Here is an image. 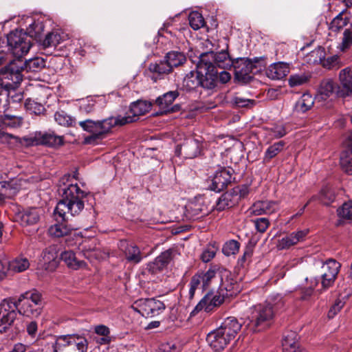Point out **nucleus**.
<instances>
[{
	"label": "nucleus",
	"mask_w": 352,
	"mask_h": 352,
	"mask_svg": "<svg viewBox=\"0 0 352 352\" xmlns=\"http://www.w3.org/2000/svg\"><path fill=\"white\" fill-rule=\"evenodd\" d=\"M284 305L280 295L272 297L264 304L253 306L249 316V321L246 328L252 332H257L265 329L272 322L276 313Z\"/></svg>",
	"instance_id": "1"
},
{
	"label": "nucleus",
	"mask_w": 352,
	"mask_h": 352,
	"mask_svg": "<svg viewBox=\"0 0 352 352\" xmlns=\"http://www.w3.org/2000/svg\"><path fill=\"white\" fill-rule=\"evenodd\" d=\"M62 199L58 202L54 210V214H57L62 220L67 219V214L74 217L79 214L85 207V199L87 193L82 190L76 184H69L68 186L60 188L58 190Z\"/></svg>",
	"instance_id": "2"
},
{
	"label": "nucleus",
	"mask_w": 352,
	"mask_h": 352,
	"mask_svg": "<svg viewBox=\"0 0 352 352\" xmlns=\"http://www.w3.org/2000/svg\"><path fill=\"white\" fill-rule=\"evenodd\" d=\"M132 120L128 118H122L121 116H111L102 120L94 121L86 120L80 121L79 125L90 135L85 138L87 144H93L98 140H102L109 133L111 129L117 126H123L129 124Z\"/></svg>",
	"instance_id": "3"
},
{
	"label": "nucleus",
	"mask_w": 352,
	"mask_h": 352,
	"mask_svg": "<svg viewBox=\"0 0 352 352\" xmlns=\"http://www.w3.org/2000/svg\"><path fill=\"white\" fill-rule=\"evenodd\" d=\"M25 71L21 60H16L0 71V104L3 105V111L9 106V89H13L23 79L21 72Z\"/></svg>",
	"instance_id": "4"
},
{
	"label": "nucleus",
	"mask_w": 352,
	"mask_h": 352,
	"mask_svg": "<svg viewBox=\"0 0 352 352\" xmlns=\"http://www.w3.org/2000/svg\"><path fill=\"white\" fill-rule=\"evenodd\" d=\"M239 292V289L236 284L232 283L228 284L221 280L219 290L208 292L195 307L190 315L191 317L194 316L201 310L210 312L221 305L226 298L232 297Z\"/></svg>",
	"instance_id": "5"
},
{
	"label": "nucleus",
	"mask_w": 352,
	"mask_h": 352,
	"mask_svg": "<svg viewBox=\"0 0 352 352\" xmlns=\"http://www.w3.org/2000/svg\"><path fill=\"white\" fill-rule=\"evenodd\" d=\"M14 302L17 305L18 313L28 318L38 317L45 305L41 294L36 290L25 292Z\"/></svg>",
	"instance_id": "6"
},
{
	"label": "nucleus",
	"mask_w": 352,
	"mask_h": 352,
	"mask_svg": "<svg viewBox=\"0 0 352 352\" xmlns=\"http://www.w3.org/2000/svg\"><path fill=\"white\" fill-rule=\"evenodd\" d=\"M89 342L78 333L57 336L52 342V352H87Z\"/></svg>",
	"instance_id": "7"
},
{
	"label": "nucleus",
	"mask_w": 352,
	"mask_h": 352,
	"mask_svg": "<svg viewBox=\"0 0 352 352\" xmlns=\"http://www.w3.org/2000/svg\"><path fill=\"white\" fill-rule=\"evenodd\" d=\"M211 55L199 56L197 64L199 78L200 87L207 91V95H211L215 90L218 83L219 72L214 65H209L208 58Z\"/></svg>",
	"instance_id": "8"
},
{
	"label": "nucleus",
	"mask_w": 352,
	"mask_h": 352,
	"mask_svg": "<svg viewBox=\"0 0 352 352\" xmlns=\"http://www.w3.org/2000/svg\"><path fill=\"white\" fill-rule=\"evenodd\" d=\"M9 50L18 60L26 55L32 46V40L22 30H15L7 36Z\"/></svg>",
	"instance_id": "9"
},
{
	"label": "nucleus",
	"mask_w": 352,
	"mask_h": 352,
	"mask_svg": "<svg viewBox=\"0 0 352 352\" xmlns=\"http://www.w3.org/2000/svg\"><path fill=\"white\" fill-rule=\"evenodd\" d=\"M34 182L33 177H19L8 182H0V200L11 198L21 189H27Z\"/></svg>",
	"instance_id": "10"
},
{
	"label": "nucleus",
	"mask_w": 352,
	"mask_h": 352,
	"mask_svg": "<svg viewBox=\"0 0 352 352\" xmlns=\"http://www.w3.org/2000/svg\"><path fill=\"white\" fill-rule=\"evenodd\" d=\"M17 305L12 298L3 299L0 302V333L6 332L15 320Z\"/></svg>",
	"instance_id": "11"
},
{
	"label": "nucleus",
	"mask_w": 352,
	"mask_h": 352,
	"mask_svg": "<svg viewBox=\"0 0 352 352\" xmlns=\"http://www.w3.org/2000/svg\"><path fill=\"white\" fill-rule=\"evenodd\" d=\"M138 312L144 317H155L162 314L166 307L155 298H141L135 302Z\"/></svg>",
	"instance_id": "12"
},
{
	"label": "nucleus",
	"mask_w": 352,
	"mask_h": 352,
	"mask_svg": "<svg viewBox=\"0 0 352 352\" xmlns=\"http://www.w3.org/2000/svg\"><path fill=\"white\" fill-rule=\"evenodd\" d=\"M340 267V263L332 258L323 263L321 274V285L323 289H327L333 286Z\"/></svg>",
	"instance_id": "13"
},
{
	"label": "nucleus",
	"mask_w": 352,
	"mask_h": 352,
	"mask_svg": "<svg viewBox=\"0 0 352 352\" xmlns=\"http://www.w3.org/2000/svg\"><path fill=\"white\" fill-rule=\"evenodd\" d=\"M232 67L234 70L235 78L243 82L250 80L252 78L250 74L258 72L254 63L244 58L234 60Z\"/></svg>",
	"instance_id": "14"
},
{
	"label": "nucleus",
	"mask_w": 352,
	"mask_h": 352,
	"mask_svg": "<svg viewBox=\"0 0 352 352\" xmlns=\"http://www.w3.org/2000/svg\"><path fill=\"white\" fill-rule=\"evenodd\" d=\"M339 85L336 91L338 98H346L352 96V69L346 67L340 71Z\"/></svg>",
	"instance_id": "15"
},
{
	"label": "nucleus",
	"mask_w": 352,
	"mask_h": 352,
	"mask_svg": "<svg viewBox=\"0 0 352 352\" xmlns=\"http://www.w3.org/2000/svg\"><path fill=\"white\" fill-rule=\"evenodd\" d=\"M43 214V210L38 207H30L19 211L16 214V221L22 226L36 224Z\"/></svg>",
	"instance_id": "16"
},
{
	"label": "nucleus",
	"mask_w": 352,
	"mask_h": 352,
	"mask_svg": "<svg viewBox=\"0 0 352 352\" xmlns=\"http://www.w3.org/2000/svg\"><path fill=\"white\" fill-rule=\"evenodd\" d=\"M232 181V171L226 168H220L214 173L210 186L211 190L219 192Z\"/></svg>",
	"instance_id": "17"
},
{
	"label": "nucleus",
	"mask_w": 352,
	"mask_h": 352,
	"mask_svg": "<svg viewBox=\"0 0 352 352\" xmlns=\"http://www.w3.org/2000/svg\"><path fill=\"white\" fill-rule=\"evenodd\" d=\"M279 210V202L273 200L256 201L248 210L251 215L271 214Z\"/></svg>",
	"instance_id": "18"
},
{
	"label": "nucleus",
	"mask_w": 352,
	"mask_h": 352,
	"mask_svg": "<svg viewBox=\"0 0 352 352\" xmlns=\"http://www.w3.org/2000/svg\"><path fill=\"white\" fill-rule=\"evenodd\" d=\"M206 341L215 351H222L231 341L219 327L208 333Z\"/></svg>",
	"instance_id": "19"
},
{
	"label": "nucleus",
	"mask_w": 352,
	"mask_h": 352,
	"mask_svg": "<svg viewBox=\"0 0 352 352\" xmlns=\"http://www.w3.org/2000/svg\"><path fill=\"white\" fill-rule=\"evenodd\" d=\"M211 55L209 56L208 63L209 65H217L219 67L223 69H230L233 65L234 60H232L227 50H221L218 53L208 52L202 53L200 56Z\"/></svg>",
	"instance_id": "20"
},
{
	"label": "nucleus",
	"mask_w": 352,
	"mask_h": 352,
	"mask_svg": "<svg viewBox=\"0 0 352 352\" xmlns=\"http://www.w3.org/2000/svg\"><path fill=\"white\" fill-rule=\"evenodd\" d=\"M201 141L195 138H188L181 145L179 155L186 158L196 157L201 153Z\"/></svg>",
	"instance_id": "21"
},
{
	"label": "nucleus",
	"mask_w": 352,
	"mask_h": 352,
	"mask_svg": "<svg viewBox=\"0 0 352 352\" xmlns=\"http://www.w3.org/2000/svg\"><path fill=\"white\" fill-rule=\"evenodd\" d=\"M43 266L48 271H54L58 265V249L56 245L45 248L42 254Z\"/></svg>",
	"instance_id": "22"
},
{
	"label": "nucleus",
	"mask_w": 352,
	"mask_h": 352,
	"mask_svg": "<svg viewBox=\"0 0 352 352\" xmlns=\"http://www.w3.org/2000/svg\"><path fill=\"white\" fill-rule=\"evenodd\" d=\"M178 96L179 92L177 91H170L165 93L162 96H159L155 100V104L160 109V113L165 114L175 111V107H173L172 104Z\"/></svg>",
	"instance_id": "23"
},
{
	"label": "nucleus",
	"mask_w": 352,
	"mask_h": 352,
	"mask_svg": "<svg viewBox=\"0 0 352 352\" xmlns=\"http://www.w3.org/2000/svg\"><path fill=\"white\" fill-rule=\"evenodd\" d=\"M230 340L234 339L242 327V322L235 317H228L221 322L219 327Z\"/></svg>",
	"instance_id": "24"
},
{
	"label": "nucleus",
	"mask_w": 352,
	"mask_h": 352,
	"mask_svg": "<svg viewBox=\"0 0 352 352\" xmlns=\"http://www.w3.org/2000/svg\"><path fill=\"white\" fill-rule=\"evenodd\" d=\"M152 107V103L146 100H138L131 104L129 107V114L122 116V118H129L132 120L129 123L133 122L138 119L140 116L148 112Z\"/></svg>",
	"instance_id": "25"
},
{
	"label": "nucleus",
	"mask_w": 352,
	"mask_h": 352,
	"mask_svg": "<svg viewBox=\"0 0 352 352\" xmlns=\"http://www.w3.org/2000/svg\"><path fill=\"white\" fill-rule=\"evenodd\" d=\"M308 233L307 230H298L281 238L278 243L279 250L289 249L290 247L305 240Z\"/></svg>",
	"instance_id": "26"
},
{
	"label": "nucleus",
	"mask_w": 352,
	"mask_h": 352,
	"mask_svg": "<svg viewBox=\"0 0 352 352\" xmlns=\"http://www.w3.org/2000/svg\"><path fill=\"white\" fill-rule=\"evenodd\" d=\"M289 72V67L287 63H275L267 69L266 76L272 80H280L285 77Z\"/></svg>",
	"instance_id": "27"
},
{
	"label": "nucleus",
	"mask_w": 352,
	"mask_h": 352,
	"mask_svg": "<svg viewBox=\"0 0 352 352\" xmlns=\"http://www.w3.org/2000/svg\"><path fill=\"white\" fill-rule=\"evenodd\" d=\"M297 341L298 335L295 331L287 332L283 339V352H307L305 349L299 347Z\"/></svg>",
	"instance_id": "28"
},
{
	"label": "nucleus",
	"mask_w": 352,
	"mask_h": 352,
	"mask_svg": "<svg viewBox=\"0 0 352 352\" xmlns=\"http://www.w3.org/2000/svg\"><path fill=\"white\" fill-rule=\"evenodd\" d=\"M60 259L63 261L70 269L77 270L86 267V263L78 258L73 251H64L60 254Z\"/></svg>",
	"instance_id": "29"
},
{
	"label": "nucleus",
	"mask_w": 352,
	"mask_h": 352,
	"mask_svg": "<svg viewBox=\"0 0 352 352\" xmlns=\"http://www.w3.org/2000/svg\"><path fill=\"white\" fill-rule=\"evenodd\" d=\"M36 144H40L48 146H58L63 143V137L56 135L54 133H39L36 137Z\"/></svg>",
	"instance_id": "30"
},
{
	"label": "nucleus",
	"mask_w": 352,
	"mask_h": 352,
	"mask_svg": "<svg viewBox=\"0 0 352 352\" xmlns=\"http://www.w3.org/2000/svg\"><path fill=\"white\" fill-rule=\"evenodd\" d=\"M197 274H199V277L202 282V291L208 289L214 281H218L220 279L221 280L220 272L214 269H209L206 272H198Z\"/></svg>",
	"instance_id": "31"
},
{
	"label": "nucleus",
	"mask_w": 352,
	"mask_h": 352,
	"mask_svg": "<svg viewBox=\"0 0 352 352\" xmlns=\"http://www.w3.org/2000/svg\"><path fill=\"white\" fill-rule=\"evenodd\" d=\"M199 83V74L196 68V71H191L185 76L182 82V87L186 91H190L200 87Z\"/></svg>",
	"instance_id": "32"
},
{
	"label": "nucleus",
	"mask_w": 352,
	"mask_h": 352,
	"mask_svg": "<svg viewBox=\"0 0 352 352\" xmlns=\"http://www.w3.org/2000/svg\"><path fill=\"white\" fill-rule=\"evenodd\" d=\"M25 71L28 72H38L45 67V60L41 57H34L22 62Z\"/></svg>",
	"instance_id": "33"
},
{
	"label": "nucleus",
	"mask_w": 352,
	"mask_h": 352,
	"mask_svg": "<svg viewBox=\"0 0 352 352\" xmlns=\"http://www.w3.org/2000/svg\"><path fill=\"white\" fill-rule=\"evenodd\" d=\"M314 104V99L309 94H303L296 101L294 109L298 113H305L309 110Z\"/></svg>",
	"instance_id": "34"
},
{
	"label": "nucleus",
	"mask_w": 352,
	"mask_h": 352,
	"mask_svg": "<svg viewBox=\"0 0 352 352\" xmlns=\"http://www.w3.org/2000/svg\"><path fill=\"white\" fill-rule=\"evenodd\" d=\"M30 23L28 27L26 28V35L29 38H38L44 30V25L42 21H34L32 18H28Z\"/></svg>",
	"instance_id": "35"
},
{
	"label": "nucleus",
	"mask_w": 352,
	"mask_h": 352,
	"mask_svg": "<svg viewBox=\"0 0 352 352\" xmlns=\"http://www.w3.org/2000/svg\"><path fill=\"white\" fill-rule=\"evenodd\" d=\"M349 23V18L346 13L342 12L333 19L329 24V29L333 32H338Z\"/></svg>",
	"instance_id": "36"
},
{
	"label": "nucleus",
	"mask_w": 352,
	"mask_h": 352,
	"mask_svg": "<svg viewBox=\"0 0 352 352\" xmlns=\"http://www.w3.org/2000/svg\"><path fill=\"white\" fill-rule=\"evenodd\" d=\"M10 273H20L25 271L30 267L28 259L23 256H19L9 261Z\"/></svg>",
	"instance_id": "37"
},
{
	"label": "nucleus",
	"mask_w": 352,
	"mask_h": 352,
	"mask_svg": "<svg viewBox=\"0 0 352 352\" xmlns=\"http://www.w3.org/2000/svg\"><path fill=\"white\" fill-rule=\"evenodd\" d=\"M314 197H316L315 200L318 199L320 203L326 206L330 205L336 199L333 190L331 187L327 186L323 187L318 195H314Z\"/></svg>",
	"instance_id": "38"
},
{
	"label": "nucleus",
	"mask_w": 352,
	"mask_h": 352,
	"mask_svg": "<svg viewBox=\"0 0 352 352\" xmlns=\"http://www.w3.org/2000/svg\"><path fill=\"white\" fill-rule=\"evenodd\" d=\"M22 118L17 116L4 114L0 118V126H3L4 129L18 128L22 124Z\"/></svg>",
	"instance_id": "39"
},
{
	"label": "nucleus",
	"mask_w": 352,
	"mask_h": 352,
	"mask_svg": "<svg viewBox=\"0 0 352 352\" xmlns=\"http://www.w3.org/2000/svg\"><path fill=\"white\" fill-rule=\"evenodd\" d=\"M334 82L331 79L323 80L318 88V94L321 99L326 100L329 98L335 91Z\"/></svg>",
	"instance_id": "40"
},
{
	"label": "nucleus",
	"mask_w": 352,
	"mask_h": 352,
	"mask_svg": "<svg viewBox=\"0 0 352 352\" xmlns=\"http://www.w3.org/2000/svg\"><path fill=\"white\" fill-rule=\"evenodd\" d=\"M285 146V142L284 141H279L270 145L265 152L263 162H269L284 149Z\"/></svg>",
	"instance_id": "41"
},
{
	"label": "nucleus",
	"mask_w": 352,
	"mask_h": 352,
	"mask_svg": "<svg viewBox=\"0 0 352 352\" xmlns=\"http://www.w3.org/2000/svg\"><path fill=\"white\" fill-rule=\"evenodd\" d=\"M237 201L238 197H236V195L234 196L232 192H226L217 201V210H223L226 208H231Z\"/></svg>",
	"instance_id": "42"
},
{
	"label": "nucleus",
	"mask_w": 352,
	"mask_h": 352,
	"mask_svg": "<svg viewBox=\"0 0 352 352\" xmlns=\"http://www.w3.org/2000/svg\"><path fill=\"white\" fill-rule=\"evenodd\" d=\"M165 58V60L170 67L171 69L175 67H177L183 64L186 60V57L184 54L176 51L168 52Z\"/></svg>",
	"instance_id": "43"
},
{
	"label": "nucleus",
	"mask_w": 352,
	"mask_h": 352,
	"mask_svg": "<svg viewBox=\"0 0 352 352\" xmlns=\"http://www.w3.org/2000/svg\"><path fill=\"white\" fill-rule=\"evenodd\" d=\"M340 164L342 169L348 175H352V152L345 149L340 154Z\"/></svg>",
	"instance_id": "44"
},
{
	"label": "nucleus",
	"mask_w": 352,
	"mask_h": 352,
	"mask_svg": "<svg viewBox=\"0 0 352 352\" xmlns=\"http://www.w3.org/2000/svg\"><path fill=\"white\" fill-rule=\"evenodd\" d=\"M72 230L69 226L61 223H56L50 227L48 232L51 236L54 237H62L69 234Z\"/></svg>",
	"instance_id": "45"
},
{
	"label": "nucleus",
	"mask_w": 352,
	"mask_h": 352,
	"mask_svg": "<svg viewBox=\"0 0 352 352\" xmlns=\"http://www.w3.org/2000/svg\"><path fill=\"white\" fill-rule=\"evenodd\" d=\"M125 256L127 261L138 263L142 261L141 252L137 245H128L125 250Z\"/></svg>",
	"instance_id": "46"
},
{
	"label": "nucleus",
	"mask_w": 352,
	"mask_h": 352,
	"mask_svg": "<svg viewBox=\"0 0 352 352\" xmlns=\"http://www.w3.org/2000/svg\"><path fill=\"white\" fill-rule=\"evenodd\" d=\"M54 120L57 124L63 126H72L75 123V119L64 111H57L54 113Z\"/></svg>",
	"instance_id": "47"
},
{
	"label": "nucleus",
	"mask_w": 352,
	"mask_h": 352,
	"mask_svg": "<svg viewBox=\"0 0 352 352\" xmlns=\"http://www.w3.org/2000/svg\"><path fill=\"white\" fill-rule=\"evenodd\" d=\"M148 69L151 72L157 74L158 76L168 74L172 71L166 60L151 63Z\"/></svg>",
	"instance_id": "48"
},
{
	"label": "nucleus",
	"mask_w": 352,
	"mask_h": 352,
	"mask_svg": "<svg viewBox=\"0 0 352 352\" xmlns=\"http://www.w3.org/2000/svg\"><path fill=\"white\" fill-rule=\"evenodd\" d=\"M338 216L345 220H352V201L344 202L337 209Z\"/></svg>",
	"instance_id": "49"
},
{
	"label": "nucleus",
	"mask_w": 352,
	"mask_h": 352,
	"mask_svg": "<svg viewBox=\"0 0 352 352\" xmlns=\"http://www.w3.org/2000/svg\"><path fill=\"white\" fill-rule=\"evenodd\" d=\"M189 24L195 30H199L204 25L205 21L203 16L198 12H192L188 16Z\"/></svg>",
	"instance_id": "50"
},
{
	"label": "nucleus",
	"mask_w": 352,
	"mask_h": 352,
	"mask_svg": "<svg viewBox=\"0 0 352 352\" xmlns=\"http://www.w3.org/2000/svg\"><path fill=\"white\" fill-rule=\"evenodd\" d=\"M310 76L305 73L292 74L289 76L288 82L290 87L301 86L307 83Z\"/></svg>",
	"instance_id": "51"
},
{
	"label": "nucleus",
	"mask_w": 352,
	"mask_h": 352,
	"mask_svg": "<svg viewBox=\"0 0 352 352\" xmlns=\"http://www.w3.org/2000/svg\"><path fill=\"white\" fill-rule=\"evenodd\" d=\"M199 289H202V282L199 274L197 273L192 276L189 283L188 298L190 300L194 298L196 291Z\"/></svg>",
	"instance_id": "52"
},
{
	"label": "nucleus",
	"mask_w": 352,
	"mask_h": 352,
	"mask_svg": "<svg viewBox=\"0 0 352 352\" xmlns=\"http://www.w3.org/2000/svg\"><path fill=\"white\" fill-rule=\"evenodd\" d=\"M60 41L61 36L58 32H50L45 36L42 45L45 48L55 47L60 43Z\"/></svg>",
	"instance_id": "53"
},
{
	"label": "nucleus",
	"mask_w": 352,
	"mask_h": 352,
	"mask_svg": "<svg viewBox=\"0 0 352 352\" xmlns=\"http://www.w3.org/2000/svg\"><path fill=\"white\" fill-rule=\"evenodd\" d=\"M25 107L32 114L40 115L43 113L44 107L37 102L31 99H27L25 102Z\"/></svg>",
	"instance_id": "54"
},
{
	"label": "nucleus",
	"mask_w": 352,
	"mask_h": 352,
	"mask_svg": "<svg viewBox=\"0 0 352 352\" xmlns=\"http://www.w3.org/2000/svg\"><path fill=\"white\" fill-rule=\"evenodd\" d=\"M240 248V244L235 240H230L226 242L222 249L223 254L226 256H230L236 254Z\"/></svg>",
	"instance_id": "55"
},
{
	"label": "nucleus",
	"mask_w": 352,
	"mask_h": 352,
	"mask_svg": "<svg viewBox=\"0 0 352 352\" xmlns=\"http://www.w3.org/2000/svg\"><path fill=\"white\" fill-rule=\"evenodd\" d=\"M95 101L91 98L82 99L79 102V110L81 113H90L94 111Z\"/></svg>",
	"instance_id": "56"
},
{
	"label": "nucleus",
	"mask_w": 352,
	"mask_h": 352,
	"mask_svg": "<svg viewBox=\"0 0 352 352\" xmlns=\"http://www.w3.org/2000/svg\"><path fill=\"white\" fill-rule=\"evenodd\" d=\"M3 126H0V141L8 144H14L19 142L18 137L4 131Z\"/></svg>",
	"instance_id": "57"
},
{
	"label": "nucleus",
	"mask_w": 352,
	"mask_h": 352,
	"mask_svg": "<svg viewBox=\"0 0 352 352\" xmlns=\"http://www.w3.org/2000/svg\"><path fill=\"white\" fill-rule=\"evenodd\" d=\"M352 45V31L346 29L343 34V38L340 44V50L344 51Z\"/></svg>",
	"instance_id": "58"
},
{
	"label": "nucleus",
	"mask_w": 352,
	"mask_h": 352,
	"mask_svg": "<svg viewBox=\"0 0 352 352\" xmlns=\"http://www.w3.org/2000/svg\"><path fill=\"white\" fill-rule=\"evenodd\" d=\"M254 223L256 230L261 233L265 232L270 226V221L265 217L258 218Z\"/></svg>",
	"instance_id": "59"
},
{
	"label": "nucleus",
	"mask_w": 352,
	"mask_h": 352,
	"mask_svg": "<svg viewBox=\"0 0 352 352\" xmlns=\"http://www.w3.org/2000/svg\"><path fill=\"white\" fill-rule=\"evenodd\" d=\"M84 254L86 257L89 258L91 256H94L96 258H101V259L105 258L108 256V253L105 252H101V255H99L100 250L98 248H86L83 249Z\"/></svg>",
	"instance_id": "60"
},
{
	"label": "nucleus",
	"mask_w": 352,
	"mask_h": 352,
	"mask_svg": "<svg viewBox=\"0 0 352 352\" xmlns=\"http://www.w3.org/2000/svg\"><path fill=\"white\" fill-rule=\"evenodd\" d=\"M10 273L9 261L6 258H0V281L3 280Z\"/></svg>",
	"instance_id": "61"
},
{
	"label": "nucleus",
	"mask_w": 352,
	"mask_h": 352,
	"mask_svg": "<svg viewBox=\"0 0 352 352\" xmlns=\"http://www.w3.org/2000/svg\"><path fill=\"white\" fill-rule=\"evenodd\" d=\"M272 135L275 138H280L286 135L287 131L283 124H275L270 128Z\"/></svg>",
	"instance_id": "62"
},
{
	"label": "nucleus",
	"mask_w": 352,
	"mask_h": 352,
	"mask_svg": "<svg viewBox=\"0 0 352 352\" xmlns=\"http://www.w3.org/2000/svg\"><path fill=\"white\" fill-rule=\"evenodd\" d=\"M173 258V251L171 250H168L163 252L160 255H159L157 258L160 261L164 266L166 267L168 263L171 261Z\"/></svg>",
	"instance_id": "63"
},
{
	"label": "nucleus",
	"mask_w": 352,
	"mask_h": 352,
	"mask_svg": "<svg viewBox=\"0 0 352 352\" xmlns=\"http://www.w3.org/2000/svg\"><path fill=\"white\" fill-rule=\"evenodd\" d=\"M164 267V264L158 261L157 258L154 260V261L149 263L147 265L148 270L153 274L161 271Z\"/></svg>",
	"instance_id": "64"
}]
</instances>
